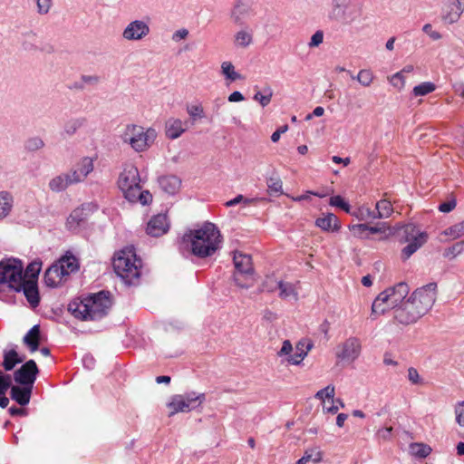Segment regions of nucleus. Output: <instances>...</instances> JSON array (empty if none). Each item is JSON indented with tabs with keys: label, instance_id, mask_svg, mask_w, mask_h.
Wrapping results in <instances>:
<instances>
[{
	"label": "nucleus",
	"instance_id": "nucleus-59",
	"mask_svg": "<svg viewBox=\"0 0 464 464\" xmlns=\"http://www.w3.org/2000/svg\"><path fill=\"white\" fill-rule=\"evenodd\" d=\"M456 421L464 427V401L459 402L455 407Z\"/></svg>",
	"mask_w": 464,
	"mask_h": 464
},
{
	"label": "nucleus",
	"instance_id": "nucleus-47",
	"mask_svg": "<svg viewBox=\"0 0 464 464\" xmlns=\"http://www.w3.org/2000/svg\"><path fill=\"white\" fill-rule=\"evenodd\" d=\"M44 147V141L37 136L27 139L24 142V149L27 151L33 152L39 150Z\"/></svg>",
	"mask_w": 464,
	"mask_h": 464
},
{
	"label": "nucleus",
	"instance_id": "nucleus-1",
	"mask_svg": "<svg viewBox=\"0 0 464 464\" xmlns=\"http://www.w3.org/2000/svg\"><path fill=\"white\" fill-rule=\"evenodd\" d=\"M221 245V233L211 222H205L198 228L188 230L179 240V249L183 255L188 253L198 258L214 256Z\"/></svg>",
	"mask_w": 464,
	"mask_h": 464
},
{
	"label": "nucleus",
	"instance_id": "nucleus-24",
	"mask_svg": "<svg viewBox=\"0 0 464 464\" xmlns=\"http://www.w3.org/2000/svg\"><path fill=\"white\" fill-rule=\"evenodd\" d=\"M233 43L237 48H247L253 44V31L247 25L243 26L235 34Z\"/></svg>",
	"mask_w": 464,
	"mask_h": 464
},
{
	"label": "nucleus",
	"instance_id": "nucleus-5",
	"mask_svg": "<svg viewBox=\"0 0 464 464\" xmlns=\"http://www.w3.org/2000/svg\"><path fill=\"white\" fill-rule=\"evenodd\" d=\"M157 138V131L153 128L145 129L137 124H128L121 134V140L128 144L136 152L148 150Z\"/></svg>",
	"mask_w": 464,
	"mask_h": 464
},
{
	"label": "nucleus",
	"instance_id": "nucleus-48",
	"mask_svg": "<svg viewBox=\"0 0 464 464\" xmlns=\"http://www.w3.org/2000/svg\"><path fill=\"white\" fill-rule=\"evenodd\" d=\"M273 91L270 87H266L264 89V93L257 92L254 95V100L257 101L263 107L267 106L272 99Z\"/></svg>",
	"mask_w": 464,
	"mask_h": 464
},
{
	"label": "nucleus",
	"instance_id": "nucleus-46",
	"mask_svg": "<svg viewBox=\"0 0 464 464\" xmlns=\"http://www.w3.org/2000/svg\"><path fill=\"white\" fill-rule=\"evenodd\" d=\"M268 193L270 195L278 196L283 193L282 181L278 177H271L266 181Z\"/></svg>",
	"mask_w": 464,
	"mask_h": 464
},
{
	"label": "nucleus",
	"instance_id": "nucleus-11",
	"mask_svg": "<svg viewBox=\"0 0 464 464\" xmlns=\"http://www.w3.org/2000/svg\"><path fill=\"white\" fill-rule=\"evenodd\" d=\"M255 14L250 0H235L230 10V19L237 26L246 25L247 19Z\"/></svg>",
	"mask_w": 464,
	"mask_h": 464
},
{
	"label": "nucleus",
	"instance_id": "nucleus-57",
	"mask_svg": "<svg viewBox=\"0 0 464 464\" xmlns=\"http://www.w3.org/2000/svg\"><path fill=\"white\" fill-rule=\"evenodd\" d=\"M390 82L392 86L401 89L405 84L404 75L402 72H398L390 78Z\"/></svg>",
	"mask_w": 464,
	"mask_h": 464
},
{
	"label": "nucleus",
	"instance_id": "nucleus-43",
	"mask_svg": "<svg viewBox=\"0 0 464 464\" xmlns=\"http://www.w3.org/2000/svg\"><path fill=\"white\" fill-rule=\"evenodd\" d=\"M348 72L351 74L352 79L357 80L364 87H369L374 79L373 73L366 69L361 70L356 76H353L351 72Z\"/></svg>",
	"mask_w": 464,
	"mask_h": 464
},
{
	"label": "nucleus",
	"instance_id": "nucleus-10",
	"mask_svg": "<svg viewBox=\"0 0 464 464\" xmlns=\"http://www.w3.org/2000/svg\"><path fill=\"white\" fill-rule=\"evenodd\" d=\"M118 186L126 198H133L135 192L140 187L139 170L135 166H129L123 169L118 179Z\"/></svg>",
	"mask_w": 464,
	"mask_h": 464
},
{
	"label": "nucleus",
	"instance_id": "nucleus-3",
	"mask_svg": "<svg viewBox=\"0 0 464 464\" xmlns=\"http://www.w3.org/2000/svg\"><path fill=\"white\" fill-rule=\"evenodd\" d=\"M111 306L110 292L100 291L73 299L68 304V311L79 320L96 321L107 315Z\"/></svg>",
	"mask_w": 464,
	"mask_h": 464
},
{
	"label": "nucleus",
	"instance_id": "nucleus-22",
	"mask_svg": "<svg viewBox=\"0 0 464 464\" xmlns=\"http://www.w3.org/2000/svg\"><path fill=\"white\" fill-rule=\"evenodd\" d=\"M86 207L82 205L72 211L66 220V227L71 231L77 230L87 219Z\"/></svg>",
	"mask_w": 464,
	"mask_h": 464
},
{
	"label": "nucleus",
	"instance_id": "nucleus-36",
	"mask_svg": "<svg viewBox=\"0 0 464 464\" xmlns=\"http://www.w3.org/2000/svg\"><path fill=\"white\" fill-rule=\"evenodd\" d=\"M13 207V197L7 191L0 192V220L9 215Z\"/></svg>",
	"mask_w": 464,
	"mask_h": 464
},
{
	"label": "nucleus",
	"instance_id": "nucleus-33",
	"mask_svg": "<svg viewBox=\"0 0 464 464\" xmlns=\"http://www.w3.org/2000/svg\"><path fill=\"white\" fill-rule=\"evenodd\" d=\"M276 289L279 290V297L282 299H287L291 296L296 298L297 293L295 290L293 284L288 282H276V285L274 287H270L268 291H274Z\"/></svg>",
	"mask_w": 464,
	"mask_h": 464
},
{
	"label": "nucleus",
	"instance_id": "nucleus-20",
	"mask_svg": "<svg viewBox=\"0 0 464 464\" xmlns=\"http://www.w3.org/2000/svg\"><path fill=\"white\" fill-rule=\"evenodd\" d=\"M314 343L311 340L302 339L295 345V353L287 358V362L294 365H298L313 348Z\"/></svg>",
	"mask_w": 464,
	"mask_h": 464
},
{
	"label": "nucleus",
	"instance_id": "nucleus-38",
	"mask_svg": "<svg viewBox=\"0 0 464 464\" xmlns=\"http://www.w3.org/2000/svg\"><path fill=\"white\" fill-rule=\"evenodd\" d=\"M322 459L323 454L318 449H309L304 451V456L296 461V464H306L310 461L319 463Z\"/></svg>",
	"mask_w": 464,
	"mask_h": 464
},
{
	"label": "nucleus",
	"instance_id": "nucleus-13",
	"mask_svg": "<svg viewBox=\"0 0 464 464\" xmlns=\"http://www.w3.org/2000/svg\"><path fill=\"white\" fill-rule=\"evenodd\" d=\"M38 373L36 362L34 360H29L14 372V379L22 386L33 387Z\"/></svg>",
	"mask_w": 464,
	"mask_h": 464
},
{
	"label": "nucleus",
	"instance_id": "nucleus-54",
	"mask_svg": "<svg viewBox=\"0 0 464 464\" xmlns=\"http://www.w3.org/2000/svg\"><path fill=\"white\" fill-rule=\"evenodd\" d=\"M463 251H464V240H461V241L455 243L450 247H449L446 250L445 256H451L455 257L456 256L461 254Z\"/></svg>",
	"mask_w": 464,
	"mask_h": 464
},
{
	"label": "nucleus",
	"instance_id": "nucleus-44",
	"mask_svg": "<svg viewBox=\"0 0 464 464\" xmlns=\"http://www.w3.org/2000/svg\"><path fill=\"white\" fill-rule=\"evenodd\" d=\"M436 90V85L430 82H424L415 86L412 93L415 97L427 95Z\"/></svg>",
	"mask_w": 464,
	"mask_h": 464
},
{
	"label": "nucleus",
	"instance_id": "nucleus-40",
	"mask_svg": "<svg viewBox=\"0 0 464 464\" xmlns=\"http://www.w3.org/2000/svg\"><path fill=\"white\" fill-rule=\"evenodd\" d=\"M186 402L189 405L191 411L198 407L205 401V393H196L195 392L181 394Z\"/></svg>",
	"mask_w": 464,
	"mask_h": 464
},
{
	"label": "nucleus",
	"instance_id": "nucleus-21",
	"mask_svg": "<svg viewBox=\"0 0 464 464\" xmlns=\"http://www.w3.org/2000/svg\"><path fill=\"white\" fill-rule=\"evenodd\" d=\"M160 188L169 195L176 194L181 187V179L176 175H163L158 179Z\"/></svg>",
	"mask_w": 464,
	"mask_h": 464
},
{
	"label": "nucleus",
	"instance_id": "nucleus-41",
	"mask_svg": "<svg viewBox=\"0 0 464 464\" xmlns=\"http://www.w3.org/2000/svg\"><path fill=\"white\" fill-rule=\"evenodd\" d=\"M221 72L231 82L242 79V75L235 71V66L231 62H223Z\"/></svg>",
	"mask_w": 464,
	"mask_h": 464
},
{
	"label": "nucleus",
	"instance_id": "nucleus-12",
	"mask_svg": "<svg viewBox=\"0 0 464 464\" xmlns=\"http://www.w3.org/2000/svg\"><path fill=\"white\" fill-rule=\"evenodd\" d=\"M362 343L357 337H349L338 346L337 359L348 362H353L361 354Z\"/></svg>",
	"mask_w": 464,
	"mask_h": 464
},
{
	"label": "nucleus",
	"instance_id": "nucleus-32",
	"mask_svg": "<svg viewBox=\"0 0 464 464\" xmlns=\"http://www.w3.org/2000/svg\"><path fill=\"white\" fill-rule=\"evenodd\" d=\"M24 357L19 356L14 348L4 351L3 367L5 371H12L16 364L23 362Z\"/></svg>",
	"mask_w": 464,
	"mask_h": 464
},
{
	"label": "nucleus",
	"instance_id": "nucleus-19",
	"mask_svg": "<svg viewBox=\"0 0 464 464\" xmlns=\"http://www.w3.org/2000/svg\"><path fill=\"white\" fill-rule=\"evenodd\" d=\"M93 160L90 157L82 158L75 167L70 171L72 181L80 183L93 170Z\"/></svg>",
	"mask_w": 464,
	"mask_h": 464
},
{
	"label": "nucleus",
	"instance_id": "nucleus-18",
	"mask_svg": "<svg viewBox=\"0 0 464 464\" xmlns=\"http://www.w3.org/2000/svg\"><path fill=\"white\" fill-rule=\"evenodd\" d=\"M15 292H23L32 308H35L39 305L40 295L37 286V281L24 279L21 283V286L15 288Z\"/></svg>",
	"mask_w": 464,
	"mask_h": 464
},
{
	"label": "nucleus",
	"instance_id": "nucleus-58",
	"mask_svg": "<svg viewBox=\"0 0 464 464\" xmlns=\"http://www.w3.org/2000/svg\"><path fill=\"white\" fill-rule=\"evenodd\" d=\"M324 41V32L322 30L316 31L311 37L308 45L310 48L319 46Z\"/></svg>",
	"mask_w": 464,
	"mask_h": 464
},
{
	"label": "nucleus",
	"instance_id": "nucleus-31",
	"mask_svg": "<svg viewBox=\"0 0 464 464\" xmlns=\"http://www.w3.org/2000/svg\"><path fill=\"white\" fill-rule=\"evenodd\" d=\"M168 407L171 410L169 414V416H173L178 412H188L191 411L189 405L186 402L181 394L172 396L170 401L168 403Z\"/></svg>",
	"mask_w": 464,
	"mask_h": 464
},
{
	"label": "nucleus",
	"instance_id": "nucleus-51",
	"mask_svg": "<svg viewBox=\"0 0 464 464\" xmlns=\"http://www.w3.org/2000/svg\"><path fill=\"white\" fill-rule=\"evenodd\" d=\"M329 204L333 207L342 208L346 213H351V207L341 196H333L330 198Z\"/></svg>",
	"mask_w": 464,
	"mask_h": 464
},
{
	"label": "nucleus",
	"instance_id": "nucleus-34",
	"mask_svg": "<svg viewBox=\"0 0 464 464\" xmlns=\"http://www.w3.org/2000/svg\"><path fill=\"white\" fill-rule=\"evenodd\" d=\"M387 296L388 295L382 294V292L378 295L372 305V316L375 315L376 317L383 314L387 310L392 309V307L388 305Z\"/></svg>",
	"mask_w": 464,
	"mask_h": 464
},
{
	"label": "nucleus",
	"instance_id": "nucleus-50",
	"mask_svg": "<svg viewBox=\"0 0 464 464\" xmlns=\"http://www.w3.org/2000/svg\"><path fill=\"white\" fill-rule=\"evenodd\" d=\"M314 397L318 400L324 401V399H329L334 402V385H327L325 388L318 391Z\"/></svg>",
	"mask_w": 464,
	"mask_h": 464
},
{
	"label": "nucleus",
	"instance_id": "nucleus-60",
	"mask_svg": "<svg viewBox=\"0 0 464 464\" xmlns=\"http://www.w3.org/2000/svg\"><path fill=\"white\" fill-rule=\"evenodd\" d=\"M187 111L190 117L202 118L204 116L203 107L201 105H191L187 108Z\"/></svg>",
	"mask_w": 464,
	"mask_h": 464
},
{
	"label": "nucleus",
	"instance_id": "nucleus-30",
	"mask_svg": "<svg viewBox=\"0 0 464 464\" xmlns=\"http://www.w3.org/2000/svg\"><path fill=\"white\" fill-rule=\"evenodd\" d=\"M57 266L59 269L62 270L63 276H69L71 273H73L79 269V262L77 258L72 255H66L63 256L57 263Z\"/></svg>",
	"mask_w": 464,
	"mask_h": 464
},
{
	"label": "nucleus",
	"instance_id": "nucleus-45",
	"mask_svg": "<svg viewBox=\"0 0 464 464\" xmlns=\"http://www.w3.org/2000/svg\"><path fill=\"white\" fill-rule=\"evenodd\" d=\"M411 453L418 458H426L431 451L430 447L423 443H411L410 445Z\"/></svg>",
	"mask_w": 464,
	"mask_h": 464
},
{
	"label": "nucleus",
	"instance_id": "nucleus-37",
	"mask_svg": "<svg viewBox=\"0 0 464 464\" xmlns=\"http://www.w3.org/2000/svg\"><path fill=\"white\" fill-rule=\"evenodd\" d=\"M393 212L392 205L391 201L387 199H381L376 203L375 206V217L376 218H387Z\"/></svg>",
	"mask_w": 464,
	"mask_h": 464
},
{
	"label": "nucleus",
	"instance_id": "nucleus-26",
	"mask_svg": "<svg viewBox=\"0 0 464 464\" xmlns=\"http://www.w3.org/2000/svg\"><path fill=\"white\" fill-rule=\"evenodd\" d=\"M75 184L69 173L58 175L49 181V188L53 192H62L70 185Z\"/></svg>",
	"mask_w": 464,
	"mask_h": 464
},
{
	"label": "nucleus",
	"instance_id": "nucleus-53",
	"mask_svg": "<svg viewBox=\"0 0 464 464\" xmlns=\"http://www.w3.org/2000/svg\"><path fill=\"white\" fill-rule=\"evenodd\" d=\"M444 234L451 236L453 238L460 237L464 235V222L451 226L444 231Z\"/></svg>",
	"mask_w": 464,
	"mask_h": 464
},
{
	"label": "nucleus",
	"instance_id": "nucleus-61",
	"mask_svg": "<svg viewBox=\"0 0 464 464\" xmlns=\"http://www.w3.org/2000/svg\"><path fill=\"white\" fill-rule=\"evenodd\" d=\"M339 406L341 408L344 407V403L343 402V401L341 399H336V400L334 399V402L332 401L331 406H329V407L324 406V411H326V412L332 413V414H335L339 410Z\"/></svg>",
	"mask_w": 464,
	"mask_h": 464
},
{
	"label": "nucleus",
	"instance_id": "nucleus-8",
	"mask_svg": "<svg viewBox=\"0 0 464 464\" xmlns=\"http://www.w3.org/2000/svg\"><path fill=\"white\" fill-rule=\"evenodd\" d=\"M352 0H331L327 14L328 20L333 23L351 24L357 15L352 6Z\"/></svg>",
	"mask_w": 464,
	"mask_h": 464
},
{
	"label": "nucleus",
	"instance_id": "nucleus-27",
	"mask_svg": "<svg viewBox=\"0 0 464 464\" xmlns=\"http://www.w3.org/2000/svg\"><path fill=\"white\" fill-rule=\"evenodd\" d=\"M40 335V325L35 324L24 336L23 342L28 347L31 353H34L39 349L41 337Z\"/></svg>",
	"mask_w": 464,
	"mask_h": 464
},
{
	"label": "nucleus",
	"instance_id": "nucleus-35",
	"mask_svg": "<svg viewBox=\"0 0 464 464\" xmlns=\"http://www.w3.org/2000/svg\"><path fill=\"white\" fill-rule=\"evenodd\" d=\"M87 123L85 117H78L68 120L63 125V132L67 136L74 135L78 130L82 128Z\"/></svg>",
	"mask_w": 464,
	"mask_h": 464
},
{
	"label": "nucleus",
	"instance_id": "nucleus-62",
	"mask_svg": "<svg viewBox=\"0 0 464 464\" xmlns=\"http://www.w3.org/2000/svg\"><path fill=\"white\" fill-rule=\"evenodd\" d=\"M52 5V0H37V10L41 14H45L49 12Z\"/></svg>",
	"mask_w": 464,
	"mask_h": 464
},
{
	"label": "nucleus",
	"instance_id": "nucleus-49",
	"mask_svg": "<svg viewBox=\"0 0 464 464\" xmlns=\"http://www.w3.org/2000/svg\"><path fill=\"white\" fill-rule=\"evenodd\" d=\"M127 199L131 202L140 201L142 205H147L152 200V196L149 191H142L140 186L138 188V192H135V197Z\"/></svg>",
	"mask_w": 464,
	"mask_h": 464
},
{
	"label": "nucleus",
	"instance_id": "nucleus-28",
	"mask_svg": "<svg viewBox=\"0 0 464 464\" xmlns=\"http://www.w3.org/2000/svg\"><path fill=\"white\" fill-rule=\"evenodd\" d=\"M185 123L179 119H169L166 122V135L171 140L178 139L184 133L187 128Z\"/></svg>",
	"mask_w": 464,
	"mask_h": 464
},
{
	"label": "nucleus",
	"instance_id": "nucleus-15",
	"mask_svg": "<svg viewBox=\"0 0 464 464\" xmlns=\"http://www.w3.org/2000/svg\"><path fill=\"white\" fill-rule=\"evenodd\" d=\"M410 288L408 285L404 282H401L394 285L393 287L387 288L382 291V294H386L388 305L392 307V309H396L399 307L398 305L401 304L404 302V298L409 294Z\"/></svg>",
	"mask_w": 464,
	"mask_h": 464
},
{
	"label": "nucleus",
	"instance_id": "nucleus-14",
	"mask_svg": "<svg viewBox=\"0 0 464 464\" xmlns=\"http://www.w3.org/2000/svg\"><path fill=\"white\" fill-rule=\"evenodd\" d=\"M149 24L143 20H134L127 24L122 32V38L127 41H140L149 35Z\"/></svg>",
	"mask_w": 464,
	"mask_h": 464
},
{
	"label": "nucleus",
	"instance_id": "nucleus-17",
	"mask_svg": "<svg viewBox=\"0 0 464 464\" xmlns=\"http://www.w3.org/2000/svg\"><path fill=\"white\" fill-rule=\"evenodd\" d=\"M169 221L166 214L153 216L147 224L146 232L151 237H160L169 229Z\"/></svg>",
	"mask_w": 464,
	"mask_h": 464
},
{
	"label": "nucleus",
	"instance_id": "nucleus-39",
	"mask_svg": "<svg viewBox=\"0 0 464 464\" xmlns=\"http://www.w3.org/2000/svg\"><path fill=\"white\" fill-rule=\"evenodd\" d=\"M41 268L42 262L40 260L32 261L24 271V278L26 280L37 281Z\"/></svg>",
	"mask_w": 464,
	"mask_h": 464
},
{
	"label": "nucleus",
	"instance_id": "nucleus-9",
	"mask_svg": "<svg viewBox=\"0 0 464 464\" xmlns=\"http://www.w3.org/2000/svg\"><path fill=\"white\" fill-rule=\"evenodd\" d=\"M404 239L408 245L401 250L403 259H408L414 254L426 241L427 234L420 232L413 224H407L403 227Z\"/></svg>",
	"mask_w": 464,
	"mask_h": 464
},
{
	"label": "nucleus",
	"instance_id": "nucleus-42",
	"mask_svg": "<svg viewBox=\"0 0 464 464\" xmlns=\"http://www.w3.org/2000/svg\"><path fill=\"white\" fill-rule=\"evenodd\" d=\"M351 214L357 219L366 221L368 219H375V210L371 209L369 207L362 206Z\"/></svg>",
	"mask_w": 464,
	"mask_h": 464
},
{
	"label": "nucleus",
	"instance_id": "nucleus-52",
	"mask_svg": "<svg viewBox=\"0 0 464 464\" xmlns=\"http://www.w3.org/2000/svg\"><path fill=\"white\" fill-rule=\"evenodd\" d=\"M12 387V378L10 374L0 371V395H5L9 388Z\"/></svg>",
	"mask_w": 464,
	"mask_h": 464
},
{
	"label": "nucleus",
	"instance_id": "nucleus-63",
	"mask_svg": "<svg viewBox=\"0 0 464 464\" xmlns=\"http://www.w3.org/2000/svg\"><path fill=\"white\" fill-rule=\"evenodd\" d=\"M422 31L434 41L440 40L442 37L440 33L432 30V25L430 24H424Z\"/></svg>",
	"mask_w": 464,
	"mask_h": 464
},
{
	"label": "nucleus",
	"instance_id": "nucleus-4",
	"mask_svg": "<svg viewBox=\"0 0 464 464\" xmlns=\"http://www.w3.org/2000/svg\"><path fill=\"white\" fill-rule=\"evenodd\" d=\"M112 266L118 276L126 285H137L140 276L142 261L137 256L135 248L126 246L114 254Z\"/></svg>",
	"mask_w": 464,
	"mask_h": 464
},
{
	"label": "nucleus",
	"instance_id": "nucleus-55",
	"mask_svg": "<svg viewBox=\"0 0 464 464\" xmlns=\"http://www.w3.org/2000/svg\"><path fill=\"white\" fill-rule=\"evenodd\" d=\"M256 200V198H245L243 195H237L233 199L226 202L225 205L227 207H234L241 202H243L245 205H249V204L254 203Z\"/></svg>",
	"mask_w": 464,
	"mask_h": 464
},
{
	"label": "nucleus",
	"instance_id": "nucleus-23",
	"mask_svg": "<svg viewBox=\"0 0 464 464\" xmlns=\"http://www.w3.org/2000/svg\"><path fill=\"white\" fill-rule=\"evenodd\" d=\"M33 387L30 386H12L10 396L19 405L25 406L30 402Z\"/></svg>",
	"mask_w": 464,
	"mask_h": 464
},
{
	"label": "nucleus",
	"instance_id": "nucleus-16",
	"mask_svg": "<svg viewBox=\"0 0 464 464\" xmlns=\"http://www.w3.org/2000/svg\"><path fill=\"white\" fill-rule=\"evenodd\" d=\"M464 13V4L456 0H449L444 4L441 12V19L445 24L457 23Z\"/></svg>",
	"mask_w": 464,
	"mask_h": 464
},
{
	"label": "nucleus",
	"instance_id": "nucleus-7",
	"mask_svg": "<svg viewBox=\"0 0 464 464\" xmlns=\"http://www.w3.org/2000/svg\"><path fill=\"white\" fill-rule=\"evenodd\" d=\"M24 280V265L21 260L13 258L0 262V289L8 287L15 291Z\"/></svg>",
	"mask_w": 464,
	"mask_h": 464
},
{
	"label": "nucleus",
	"instance_id": "nucleus-56",
	"mask_svg": "<svg viewBox=\"0 0 464 464\" xmlns=\"http://www.w3.org/2000/svg\"><path fill=\"white\" fill-rule=\"evenodd\" d=\"M369 226L367 224H356L350 227V229L353 232L354 236L358 237H366Z\"/></svg>",
	"mask_w": 464,
	"mask_h": 464
},
{
	"label": "nucleus",
	"instance_id": "nucleus-25",
	"mask_svg": "<svg viewBox=\"0 0 464 464\" xmlns=\"http://www.w3.org/2000/svg\"><path fill=\"white\" fill-rule=\"evenodd\" d=\"M315 225L324 231L332 232L338 231L341 227L338 218L333 213L316 218Z\"/></svg>",
	"mask_w": 464,
	"mask_h": 464
},
{
	"label": "nucleus",
	"instance_id": "nucleus-29",
	"mask_svg": "<svg viewBox=\"0 0 464 464\" xmlns=\"http://www.w3.org/2000/svg\"><path fill=\"white\" fill-rule=\"evenodd\" d=\"M63 276L57 264H53L45 271L44 280L47 286L56 287L60 285Z\"/></svg>",
	"mask_w": 464,
	"mask_h": 464
},
{
	"label": "nucleus",
	"instance_id": "nucleus-6",
	"mask_svg": "<svg viewBox=\"0 0 464 464\" xmlns=\"http://www.w3.org/2000/svg\"><path fill=\"white\" fill-rule=\"evenodd\" d=\"M233 263L235 266V272L233 274L235 284L241 288L252 287L256 282V278L251 256L235 251Z\"/></svg>",
	"mask_w": 464,
	"mask_h": 464
},
{
	"label": "nucleus",
	"instance_id": "nucleus-2",
	"mask_svg": "<svg viewBox=\"0 0 464 464\" xmlns=\"http://www.w3.org/2000/svg\"><path fill=\"white\" fill-rule=\"evenodd\" d=\"M435 283L416 289L411 295L394 310L395 320L401 324L416 323L433 306L436 300Z\"/></svg>",
	"mask_w": 464,
	"mask_h": 464
},
{
	"label": "nucleus",
	"instance_id": "nucleus-64",
	"mask_svg": "<svg viewBox=\"0 0 464 464\" xmlns=\"http://www.w3.org/2000/svg\"><path fill=\"white\" fill-rule=\"evenodd\" d=\"M456 199L452 198L446 202L440 204L439 210L443 213H449L456 208Z\"/></svg>",
	"mask_w": 464,
	"mask_h": 464
}]
</instances>
